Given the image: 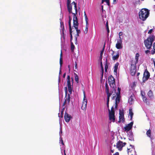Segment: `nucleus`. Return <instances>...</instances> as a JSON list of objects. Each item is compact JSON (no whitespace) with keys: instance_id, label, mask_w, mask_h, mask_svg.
I'll list each match as a JSON object with an SVG mask.
<instances>
[{"instance_id":"774afa93","label":"nucleus","mask_w":155,"mask_h":155,"mask_svg":"<svg viewBox=\"0 0 155 155\" xmlns=\"http://www.w3.org/2000/svg\"><path fill=\"white\" fill-rule=\"evenodd\" d=\"M131 155H133V154H132Z\"/></svg>"},{"instance_id":"603ef678","label":"nucleus","mask_w":155,"mask_h":155,"mask_svg":"<svg viewBox=\"0 0 155 155\" xmlns=\"http://www.w3.org/2000/svg\"><path fill=\"white\" fill-rule=\"evenodd\" d=\"M62 129L60 128V134H62Z\"/></svg>"},{"instance_id":"49530a36","label":"nucleus","mask_w":155,"mask_h":155,"mask_svg":"<svg viewBox=\"0 0 155 155\" xmlns=\"http://www.w3.org/2000/svg\"><path fill=\"white\" fill-rule=\"evenodd\" d=\"M70 31V33L71 34V39H72V35L71 34V31Z\"/></svg>"},{"instance_id":"cd10ccee","label":"nucleus","mask_w":155,"mask_h":155,"mask_svg":"<svg viewBox=\"0 0 155 155\" xmlns=\"http://www.w3.org/2000/svg\"><path fill=\"white\" fill-rule=\"evenodd\" d=\"M105 63V67H104V69H105V72H107V69L108 67V65L107 63V59H106V60Z\"/></svg>"},{"instance_id":"f704fd0d","label":"nucleus","mask_w":155,"mask_h":155,"mask_svg":"<svg viewBox=\"0 0 155 155\" xmlns=\"http://www.w3.org/2000/svg\"><path fill=\"white\" fill-rule=\"evenodd\" d=\"M115 117H109V120L111 121L114 122L115 120Z\"/></svg>"},{"instance_id":"c85d7f7f","label":"nucleus","mask_w":155,"mask_h":155,"mask_svg":"<svg viewBox=\"0 0 155 155\" xmlns=\"http://www.w3.org/2000/svg\"><path fill=\"white\" fill-rule=\"evenodd\" d=\"M71 118L72 117H64V119L67 122H69Z\"/></svg>"},{"instance_id":"58836bf2","label":"nucleus","mask_w":155,"mask_h":155,"mask_svg":"<svg viewBox=\"0 0 155 155\" xmlns=\"http://www.w3.org/2000/svg\"><path fill=\"white\" fill-rule=\"evenodd\" d=\"M142 97V99L143 100V101L144 102H145L147 103V98L145 96H143Z\"/></svg>"},{"instance_id":"5fc2aeb1","label":"nucleus","mask_w":155,"mask_h":155,"mask_svg":"<svg viewBox=\"0 0 155 155\" xmlns=\"http://www.w3.org/2000/svg\"><path fill=\"white\" fill-rule=\"evenodd\" d=\"M115 155H119V153L118 152H116L115 153Z\"/></svg>"},{"instance_id":"f3484780","label":"nucleus","mask_w":155,"mask_h":155,"mask_svg":"<svg viewBox=\"0 0 155 155\" xmlns=\"http://www.w3.org/2000/svg\"><path fill=\"white\" fill-rule=\"evenodd\" d=\"M131 147V148H127V153L128 155H130V153H132L134 154H136L135 151L134 149L132 147L131 145H130Z\"/></svg>"},{"instance_id":"6e6d98bb","label":"nucleus","mask_w":155,"mask_h":155,"mask_svg":"<svg viewBox=\"0 0 155 155\" xmlns=\"http://www.w3.org/2000/svg\"><path fill=\"white\" fill-rule=\"evenodd\" d=\"M65 75H66V74L65 73L63 75V77L64 78L65 77Z\"/></svg>"},{"instance_id":"a878e982","label":"nucleus","mask_w":155,"mask_h":155,"mask_svg":"<svg viewBox=\"0 0 155 155\" xmlns=\"http://www.w3.org/2000/svg\"><path fill=\"white\" fill-rule=\"evenodd\" d=\"M74 74L75 77V81L77 82V83H78L79 82L78 76V75L75 73H74Z\"/></svg>"},{"instance_id":"c9c22d12","label":"nucleus","mask_w":155,"mask_h":155,"mask_svg":"<svg viewBox=\"0 0 155 155\" xmlns=\"http://www.w3.org/2000/svg\"><path fill=\"white\" fill-rule=\"evenodd\" d=\"M104 2H106L107 4L108 5H109V0H102V3H103Z\"/></svg>"},{"instance_id":"4c0bfd02","label":"nucleus","mask_w":155,"mask_h":155,"mask_svg":"<svg viewBox=\"0 0 155 155\" xmlns=\"http://www.w3.org/2000/svg\"><path fill=\"white\" fill-rule=\"evenodd\" d=\"M71 49L72 51H73L74 48V45L73 44V43L71 42Z\"/></svg>"},{"instance_id":"13d9d810","label":"nucleus","mask_w":155,"mask_h":155,"mask_svg":"<svg viewBox=\"0 0 155 155\" xmlns=\"http://www.w3.org/2000/svg\"><path fill=\"white\" fill-rule=\"evenodd\" d=\"M68 68H69V70L70 71V66L69 65L68 66Z\"/></svg>"},{"instance_id":"4468645a","label":"nucleus","mask_w":155,"mask_h":155,"mask_svg":"<svg viewBox=\"0 0 155 155\" xmlns=\"http://www.w3.org/2000/svg\"><path fill=\"white\" fill-rule=\"evenodd\" d=\"M116 47L118 49H121L123 47L122 41L117 39V43L116 45Z\"/></svg>"},{"instance_id":"423d86ee","label":"nucleus","mask_w":155,"mask_h":155,"mask_svg":"<svg viewBox=\"0 0 155 155\" xmlns=\"http://www.w3.org/2000/svg\"><path fill=\"white\" fill-rule=\"evenodd\" d=\"M71 1L70 0H67V6L68 10L70 12H71V9L72 7H73L74 9L76 10V3L75 2H73L72 3H71Z\"/></svg>"},{"instance_id":"20e7f679","label":"nucleus","mask_w":155,"mask_h":155,"mask_svg":"<svg viewBox=\"0 0 155 155\" xmlns=\"http://www.w3.org/2000/svg\"><path fill=\"white\" fill-rule=\"evenodd\" d=\"M155 39V36L150 35L144 41V44L145 47L147 49H150L152 45V43Z\"/></svg>"},{"instance_id":"aec40b11","label":"nucleus","mask_w":155,"mask_h":155,"mask_svg":"<svg viewBox=\"0 0 155 155\" xmlns=\"http://www.w3.org/2000/svg\"><path fill=\"white\" fill-rule=\"evenodd\" d=\"M146 134L147 137H148L150 138L151 141H152V140H153V137L152 136L151 131L150 129L148 130L147 131Z\"/></svg>"},{"instance_id":"473e14b6","label":"nucleus","mask_w":155,"mask_h":155,"mask_svg":"<svg viewBox=\"0 0 155 155\" xmlns=\"http://www.w3.org/2000/svg\"><path fill=\"white\" fill-rule=\"evenodd\" d=\"M84 16H85V21L86 22V25H88V18H87V17L86 15V14L85 12H84Z\"/></svg>"},{"instance_id":"4be33fe9","label":"nucleus","mask_w":155,"mask_h":155,"mask_svg":"<svg viewBox=\"0 0 155 155\" xmlns=\"http://www.w3.org/2000/svg\"><path fill=\"white\" fill-rule=\"evenodd\" d=\"M70 94H70L69 92V93H68V97H67L66 98L65 100L64 103H69V102L70 101L71 98L70 96Z\"/></svg>"},{"instance_id":"de8ad7c7","label":"nucleus","mask_w":155,"mask_h":155,"mask_svg":"<svg viewBox=\"0 0 155 155\" xmlns=\"http://www.w3.org/2000/svg\"><path fill=\"white\" fill-rule=\"evenodd\" d=\"M153 47L154 50H155V42L153 44Z\"/></svg>"},{"instance_id":"09e8293b","label":"nucleus","mask_w":155,"mask_h":155,"mask_svg":"<svg viewBox=\"0 0 155 155\" xmlns=\"http://www.w3.org/2000/svg\"><path fill=\"white\" fill-rule=\"evenodd\" d=\"M106 28L109 27L108 25V22L107 21V22L106 23Z\"/></svg>"},{"instance_id":"bf43d9fd","label":"nucleus","mask_w":155,"mask_h":155,"mask_svg":"<svg viewBox=\"0 0 155 155\" xmlns=\"http://www.w3.org/2000/svg\"><path fill=\"white\" fill-rule=\"evenodd\" d=\"M111 152L112 153H114V150H111Z\"/></svg>"},{"instance_id":"a18cd8bd","label":"nucleus","mask_w":155,"mask_h":155,"mask_svg":"<svg viewBox=\"0 0 155 155\" xmlns=\"http://www.w3.org/2000/svg\"><path fill=\"white\" fill-rule=\"evenodd\" d=\"M106 28H107V33L108 34L109 33V31H110L109 28V27Z\"/></svg>"},{"instance_id":"c03bdc74","label":"nucleus","mask_w":155,"mask_h":155,"mask_svg":"<svg viewBox=\"0 0 155 155\" xmlns=\"http://www.w3.org/2000/svg\"><path fill=\"white\" fill-rule=\"evenodd\" d=\"M153 31V29H150L148 32V34H150Z\"/></svg>"},{"instance_id":"4d7b16f0","label":"nucleus","mask_w":155,"mask_h":155,"mask_svg":"<svg viewBox=\"0 0 155 155\" xmlns=\"http://www.w3.org/2000/svg\"><path fill=\"white\" fill-rule=\"evenodd\" d=\"M60 24H61V27L62 28V24H63V23L62 22H61L60 23Z\"/></svg>"},{"instance_id":"37998d69","label":"nucleus","mask_w":155,"mask_h":155,"mask_svg":"<svg viewBox=\"0 0 155 155\" xmlns=\"http://www.w3.org/2000/svg\"><path fill=\"white\" fill-rule=\"evenodd\" d=\"M141 94L142 97H143V96H144V94H145L142 91H141Z\"/></svg>"},{"instance_id":"7ed1b4c3","label":"nucleus","mask_w":155,"mask_h":155,"mask_svg":"<svg viewBox=\"0 0 155 155\" xmlns=\"http://www.w3.org/2000/svg\"><path fill=\"white\" fill-rule=\"evenodd\" d=\"M150 14L149 10L146 8H142L139 13V18L143 21H145Z\"/></svg>"},{"instance_id":"f03ea898","label":"nucleus","mask_w":155,"mask_h":155,"mask_svg":"<svg viewBox=\"0 0 155 155\" xmlns=\"http://www.w3.org/2000/svg\"><path fill=\"white\" fill-rule=\"evenodd\" d=\"M139 55L138 53L136 54L135 58L131 62L130 74L132 76L134 75L136 71V64L137 63Z\"/></svg>"},{"instance_id":"864d4df0","label":"nucleus","mask_w":155,"mask_h":155,"mask_svg":"<svg viewBox=\"0 0 155 155\" xmlns=\"http://www.w3.org/2000/svg\"><path fill=\"white\" fill-rule=\"evenodd\" d=\"M150 52L148 50H147V51H145V52H146V54H147V53H148V52Z\"/></svg>"},{"instance_id":"a211bd4d","label":"nucleus","mask_w":155,"mask_h":155,"mask_svg":"<svg viewBox=\"0 0 155 155\" xmlns=\"http://www.w3.org/2000/svg\"><path fill=\"white\" fill-rule=\"evenodd\" d=\"M107 107L108 108L109 107V98L110 97V94L109 93V90L108 89H107Z\"/></svg>"},{"instance_id":"9d476101","label":"nucleus","mask_w":155,"mask_h":155,"mask_svg":"<svg viewBox=\"0 0 155 155\" xmlns=\"http://www.w3.org/2000/svg\"><path fill=\"white\" fill-rule=\"evenodd\" d=\"M133 124V122H131L130 123L126 125L124 127V131L126 133H127L131 130L132 128Z\"/></svg>"},{"instance_id":"2f4dec72","label":"nucleus","mask_w":155,"mask_h":155,"mask_svg":"<svg viewBox=\"0 0 155 155\" xmlns=\"http://www.w3.org/2000/svg\"><path fill=\"white\" fill-rule=\"evenodd\" d=\"M129 115L130 116H132L133 115V112L132 109H130L129 110Z\"/></svg>"},{"instance_id":"338daca9","label":"nucleus","mask_w":155,"mask_h":155,"mask_svg":"<svg viewBox=\"0 0 155 155\" xmlns=\"http://www.w3.org/2000/svg\"><path fill=\"white\" fill-rule=\"evenodd\" d=\"M131 117V119H132V117Z\"/></svg>"},{"instance_id":"79ce46f5","label":"nucleus","mask_w":155,"mask_h":155,"mask_svg":"<svg viewBox=\"0 0 155 155\" xmlns=\"http://www.w3.org/2000/svg\"><path fill=\"white\" fill-rule=\"evenodd\" d=\"M65 92L66 94V96H67V87H65L64 88Z\"/></svg>"},{"instance_id":"9b49d317","label":"nucleus","mask_w":155,"mask_h":155,"mask_svg":"<svg viewBox=\"0 0 155 155\" xmlns=\"http://www.w3.org/2000/svg\"><path fill=\"white\" fill-rule=\"evenodd\" d=\"M126 144V143H123L122 141H119L117 143L116 147L119 150H121L122 147L124 146Z\"/></svg>"},{"instance_id":"e433bc0d","label":"nucleus","mask_w":155,"mask_h":155,"mask_svg":"<svg viewBox=\"0 0 155 155\" xmlns=\"http://www.w3.org/2000/svg\"><path fill=\"white\" fill-rule=\"evenodd\" d=\"M88 27V25H86V29L84 31V32L86 34L87 32Z\"/></svg>"},{"instance_id":"69168bd1","label":"nucleus","mask_w":155,"mask_h":155,"mask_svg":"<svg viewBox=\"0 0 155 155\" xmlns=\"http://www.w3.org/2000/svg\"><path fill=\"white\" fill-rule=\"evenodd\" d=\"M61 70H60V72H59L60 74H61Z\"/></svg>"},{"instance_id":"3c124183","label":"nucleus","mask_w":155,"mask_h":155,"mask_svg":"<svg viewBox=\"0 0 155 155\" xmlns=\"http://www.w3.org/2000/svg\"><path fill=\"white\" fill-rule=\"evenodd\" d=\"M153 61L154 63V67H155V59H153Z\"/></svg>"},{"instance_id":"1a4fd4ad","label":"nucleus","mask_w":155,"mask_h":155,"mask_svg":"<svg viewBox=\"0 0 155 155\" xmlns=\"http://www.w3.org/2000/svg\"><path fill=\"white\" fill-rule=\"evenodd\" d=\"M108 82L110 87L114 88L115 87L114 79L112 76H110L108 78Z\"/></svg>"},{"instance_id":"5701e85b","label":"nucleus","mask_w":155,"mask_h":155,"mask_svg":"<svg viewBox=\"0 0 155 155\" xmlns=\"http://www.w3.org/2000/svg\"><path fill=\"white\" fill-rule=\"evenodd\" d=\"M119 65V63H117L114 66V74L116 75L117 74V71L118 68V66Z\"/></svg>"},{"instance_id":"2eb2a0df","label":"nucleus","mask_w":155,"mask_h":155,"mask_svg":"<svg viewBox=\"0 0 155 155\" xmlns=\"http://www.w3.org/2000/svg\"><path fill=\"white\" fill-rule=\"evenodd\" d=\"M149 77V73L147 71H145L143 74V81H145L147 80Z\"/></svg>"},{"instance_id":"7c9ffc66","label":"nucleus","mask_w":155,"mask_h":155,"mask_svg":"<svg viewBox=\"0 0 155 155\" xmlns=\"http://www.w3.org/2000/svg\"><path fill=\"white\" fill-rule=\"evenodd\" d=\"M64 116H68V114H67V113L65 111H64V110H63L61 111V116H63L64 115Z\"/></svg>"},{"instance_id":"6e6552de","label":"nucleus","mask_w":155,"mask_h":155,"mask_svg":"<svg viewBox=\"0 0 155 155\" xmlns=\"http://www.w3.org/2000/svg\"><path fill=\"white\" fill-rule=\"evenodd\" d=\"M84 98L82 102V105L81 108L83 110H85L87 108V100L85 95L84 91H83Z\"/></svg>"},{"instance_id":"f257e3e1","label":"nucleus","mask_w":155,"mask_h":155,"mask_svg":"<svg viewBox=\"0 0 155 155\" xmlns=\"http://www.w3.org/2000/svg\"><path fill=\"white\" fill-rule=\"evenodd\" d=\"M112 92L110 94L112 97V99L116 97L115 99V104L113 106L110 110L109 109V116H115V110L116 109L117 107V104L120 101V88L119 87L118 88L117 91L113 88Z\"/></svg>"},{"instance_id":"a19ab883","label":"nucleus","mask_w":155,"mask_h":155,"mask_svg":"<svg viewBox=\"0 0 155 155\" xmlns=\"http://www.w3.org/2000/svg\"><path fill=\"white\" fill-rule=\"evenodd\" d=\"M71 22L69 21V23H68L69 27V30H70V31L71 30Z\"/></svg>"},{"instance_id":"f8f14e48","label":"nucleus","mask_w":155,"mask_h":155,"mask_svg":"<svg viewBox=\"0 0 155 155\" xmlns=\"http://www.w3.org/2000/svg\"><path fill=\"white\" fill-rule=\"evenodd\" d=\"M67 84L68 92H69L70 94H71L72 93V89L70 80V77L69 76H68L67 77Z\"/></svg>"},{"instance_id":"0e129e2a","label":"nucleus","mask_w":155,"mask_h":155,"mask_svg":"<svg viewBox=\"0 0 155 155\" xmlns=\"http://www.w3.org/2000/svg\"><path fill=\"white\" fill-rule=\"evenodd\" d=\"M101 7H102V9H103V6L102 5Z\"/></svg>"},{"instance_id":"680f3d73","label":"nucleus","mask_w":155,"mask_h":155,"mask_svg":"<svg viewBox=\"0 0 155 155\" xmlns=\"http://www.w3.org/2000/svg\"><path fill=\"white\" fill-rule=\"evenodd\" d=\"M64 155H66L65 153V150H64Z\"/></svg>"},{"instance_id":"c756f323","label":"nucleus","mask_w":155,"mask_h":155,"mask_svg":"<svg viewBox=\"0 0 155 155\" xmlns=\"http://www.w3.org/2000/svg\"><path fill=\"white\" fill-rule=\"evenodd\" d=\"M119 116H124V112L123 109H120L119 110Z\"/></svg>"},{"instance_id":"dca6fc26","label":"nucleus","mask_w":155,"mask_h":155,"mask_svg":"<svg viewBox=\"0 0 155 155\" xmlns=\"http://www.w3.org/2000/svg\"><path fill=\"white\" fill-rule=\"evenodd\" d=\"M134 95H132L128 99V103L130 104H132L134 103Z\"/></svg>"},{"instance_id":"8fccbe9b","label":"nucleus","mask_w":155,"mask_h":155,"mask_svg":"<svg viewBox=\"0 0 155 155\" xmlns=\"http://www.w3.org/2000/svg\"><path fill=\"white\" fill-rule=\"evenodd\" d=\"M71 20H72V18H71L70 16H69V21L71 22Z\"/></svg>"},{"instance_id":"72a5a7b5","label":"nucleus","mask_w":155,"mask_h":155,"mask_svg":"<svg viewBox=\"0 0 155 155\" xmlns=\"http://www.w3.org/2000/svg\"><path fill=\"white\" fill-rule=\"evenodd\" d=\"M77 70H78L77 64L76 62H75V66H74V71L77 72Z\"/></svg>"},{"instance_id":"6ab92c4d","label":"nucleus","mask_w":155,"mask_h":155,"mask_svg":"<svg viewBox=\"0 0 155 155\" xmlns=\"http://www.w3.org/2000/svg\"><path fill=\"white\" fill-rule=\"evenodd\" d=\"M119 39L118 40H120L122 41V40L125 37V35L122 32H120L119 33Z\"/></svg>"},{"instance_id":"ddd939ff","label":"nucleus","mask_w":155,"mask_h":155,"mask_svg":"<svg viewBox=\"0 0 155 155\" xmlns=\"http://www.w3.org/2000/svg\"><path fill=\"white\" fill-rule=\"evenodd\" d=\"M112 53L111 54L112 56V59L115 61V60H117L119 57V54L117 52L116 53L115 52H114L113 51H112Z\"/></svg>"},{"instance_id":"0eeeda50","label":"nucleus","mask_w":155,"mask_h":155,"mask_svg":"<svg viewBox=\"0 0 155 155\" xmlns=\"http://www.w3.org/2000/svg\"><path fill=\"white\" fill-rule=\"evenodd\" d=\"M104 47L103 48L102 50L101 51V53H100V58L99 59V62L100 63V65L101 66V68L102 71V73H101V79H102L103 75V71H104V68L103 66V64H102V56L103 54L104 53Z\"/></svg>"},{"instance_id":"412c9836","label":"nucleus","mask_w":155,"mask_h":155,"mask_svg":"<svg viewBox=\"0 0 155 155\" xmlns=\"http://www.w3.org/2000/svg\"><path fill=\"white\" fill-rule=\"evenodd\" d=\"M76 10H75H75H74V8L73 7H72L71 8V12H69V11L68 10V12H69V13H72L73 15V16H74V15H75L76 16V15H77V6H76Z\"/></svg>"},{"instance_id":"393cba45","label":"nucleus","mask_w":155,"mask_h":155,"mask_svg":"<svg viewBox=\"0 0 155 155\" xmlns=\"http://www.w3.org/2000/svg\"><path fill=\"white\" fill-rule=\"evenodd\" d=\"M124 117H119V120L117 121L119 123L121 122L123 123L124 121Z\"/></svg>"},{"instance_id":"bb28decb","label":"nucleus","mask_w":155,"mask_h":155,"mask_svg":"<svg viewBox=\"0 0 155 155\" xmlns=\"http://www.w3.org/2000/svg\"><path fill=\"white\" fill-rule=\"evenodd\" d=\"M62 53L61 51V53L60 54V67H61L62 66Z\"/></svg>"},{"instance_id":"39448f33","label":"nucleus","mask_w":155,"mask_h":155,"mask_svg":"<svg viewBox=\"0 0 155 155\" xmlns=\"http://www.w3.org/2000/svg\"><path fill=\"white\" fill-rule=\"evenodd\" d=\"M73 26L76 29L77 32V35L78 36L79 34L80 33V31L78 29V18L77 16L75 15H74L73 18Z\"/></svg>"},{"instance_id":"b1692460","label":"nucleus","mask_w":155,"mask_h":155,"mask_svg":"<svg viewBox=\"0 0 155 155\" xmlns=\"http://www.w3.org/2000/svg\"><path fill=\"white\" fill-rule=\"evenodd\" d=\"M147 95L148 97L151 98H152L153 97V92L151 90L150 91L147 93Z\"/></svg>"},{"instance_id":"e2e57ef3","label":"nucleus","mask_w":155,"mask_h":155,"mask_svg":"<svg viewBox=\"0 0 155 155\" xmlns=\"http://www.w3.org/2000/svg\"><path fill=\"white\" fill-rule=\"evenodd\" d=\"M114 2L116 1V0H113Z\"/></svg>"},{"instance_id":"ea45409f","label":"nucleus","mask_w":155,"mask_h":155,"mask_svg":"<svg viewBox=\"0 0 155 155\" xmlns=\"http://www.w3.org/2000/svg\"><path fill=\"white\" fill-rule=\"evenodd\" d=\"M60 143H61V144H62L63 145H64V143H63V140L62 139V138H61V137H60Z\"/></svg>"},{"instance_id":"052dcab7","label":"nucleus","mask_w":155,"mask_h":155,"mask_svg":"<svg viewBox=\"0 0 155 155\" xmlns=\"http://www.w3.org/2000/svg\"><path fill=\"white\" fill-rule=\"evenodd\" d=\"M61 117V118H60V120H61V119H61V118H62V117Z\"/></svg>"}]
</instances>
